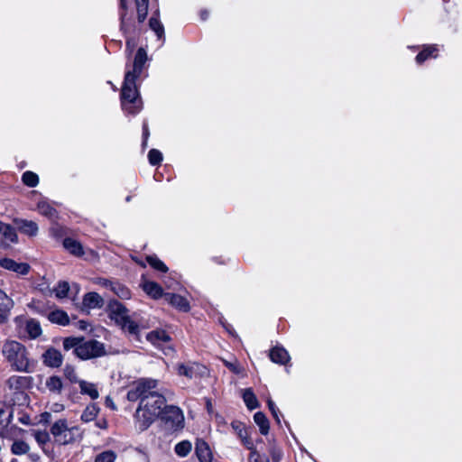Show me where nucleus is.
<instances>
[{
  "label": "nucleus",
  "instance_id": "nucleus-1",
  "mask_svg": "<svg viewBox=\"0 0 462 462\" xmlns=\"http://www.w3.org/2000/svg\"><path fill=\"white\" fill-rule=\"evenodd\" d=\"M158 382L153 379H142L136 382L127 393L130 402L140 400V405L135 412L136 427L143 431L162 414L165 398L154 389Z\"/></svg>",
  "mask_w": 462,
  "mask_h": 462
},
{
  "label": "nucleus",
  "instance_id": "nucleus-2",
  "mask_svg": "<svg viewBox=\"0 0 462 462\" xmlns=\"http://www.w3.org/2000/svg\"><path fill=\"white\" fill-rule=\"evenodd\" d=\"M146 60V51L140 48L134 56L133 64L126 65L125 80L121 88V106L122 109L128 114L135 115L143 108L137 82L147 77Z\"/></svg>",
  "mask_w": 462,
  "mask_h": 462
},
{
  "label": "nucleus",
  "instance_id": "nucleus-3",
  "mask_svg": "<svg viewBox=\"0 0 462 462\" xmlns=\"http://www.w3.org/2000/svg\"><path fill=\"white\" fill-rule=\"evenodd\" d=\"M2 355L12 370L21 373L33 372L34 362L30 358L29 351L23 344L8 340L2 346Z\"/></svg>",
  "mask_w": 462,
  "mask_h": 462
},
{
  "label": "nucleus",
  "instance_id": "nucleus-4",
  "mask_svg": "<svg viewBox=\"0 0 462 462\" xmlns=\"http://www.w3.org/2000/svg\"><path fill=\"white\" fill-rule=\"evenodd\" d=\"M108 308L109 317L111 319H113L125 332L131 336L138 337L140 327L132 319L125 306L117 300H113L109 303Z\"/></svg>",
  "mask_w": 462,
  "mask_h": 462
},
{
  "label": "nucleus",
  "instance_id": "nucleus-5",
  "mask_svg": "<svg viewBox=\"0 0 462 462\" xmlns=\"http://www.w3.org/2000/svg\"><path fill=\"white\" fill-rule=\"evenodd\" d=\"M55 442L59 445L73 443L80 436L79 427H69L66 420H57L51 428Z\"/></svg>",
  "mask_w": 462,
  "mask_h": 462
},
{
  "label": "nucleus",
  "instance_id": "nucleus-6",
  "mask_svg": "<svg viewBox=\"0 0 462 462\" xmlns=\"http://www.w3.org/2000/svg\"><path fill=\"white\" fill-rule=\"evenodd\" d=\"M162 420L164 421L166 427L171 431L180 430L184 428V414L177 406H164Z\"/></svg>",
  "mask_w": 462,
  "mask_h": 462
},
{
  "label": "nucleus",
  "instance_id": "nucleus-7",
  "mask_svg": "<svg viewBox=\"0 0 462 462\" xmlns=\"http://www.w3.org/2000/svg\"><path fill=\"white\" fill-rule=\"evenodd\" d=\"M105 354L104 344L95 339L85 341L82 337L80 346L77 348V356L83 360L99 357Z\"/></svg>",
  "mask_w": 462,
  "mask_h": 462
},
{
  "label": "nucleus",
  "instance_id": "nucleus-8",
  "mask_svg": "<svg viewBox=\"0 0 462 462\" xmlns=\"http://www.w3.org/2000/svg\"><path fill=\"white\" fill-rule=\"evenodd\" d=\"M17 327L24 325L25 331L30 339H36L42 334L41 323L35 319H26L23 316H18L14 319Z\"/></svg>",
  "mask_w": 462,
  "mask_h": 462
},
{
  "label": "nucleus",
  "instance_id": "nucleus-9",
  "mask_svg": "<svg viewBox=\"0 0 462 462\" xmlns=\"http://www.w3.org/2000/svg\"><path fill=\"white\" fill-rule=\"evenodd\" d=\"M140 286L153 300H159L162 297L165 298L166 293L163 292L162 287L155 282L145 279L143 276H142Z\"/></svg>",
  "mask_w": 462,
  "mask_h": 462
},
{
  "label": "nucleus",
  "instance_id": "nucleus-10",
  "mask_svg": "<svg viewBox=\"0 0 462 462\" xmlns=\"http://www.w3.org/2000/svg\"><path fill=\"white\" fill-rule=\"evenodd\" d=\"M42 362L48 367H60L63 362L61 353L54 347H49L42 354Z\"/></svg>",
  "mask_w": 462,
  "mask_h": 462
},
{
  "label": "nucleus",
  "instance_id": "nucleus-11",
  "mask_svg": "<svg viewBox=\"0 0 462 462\" xmlns=\"http://www.w3.org/2000/svg\"><path fill=\"white\" fill-rule=\"evenodd\" d=\"M15 227L23 234L29 236H35L38 234V225L32 220L15 218L13 221Z\"/></svg>",
  "mask_w": 462,
  "mask_h": 462
},
{
  "label": "nucleus",
  "instance_id": "nucleus-12",
  "mask_svg": "<svg viewBox=\"0 0 462 462\" xmlns=\"http://www.w3.org/2000/svg\"><path fill=\"white\" fill-rule=\"evenodd\" d=\"M2 268L12 271L19 275H26L30 271L28 263H17L9 258H2Z\"/></svg>",
  "mask_w": 462,
  "mask_h": 462
},
{
  "label": "nucleus",
  "instance_id": "nucleus-13",
  "mask_svg": "<svg viewBox=\"0 0 462 462\" xmlns=\"http://www.w3.org/2000/svg\"><path fill=\"white\" fill-rule=\"evenodd\" d=\"M15 226L2 223V248L8 245V243H18V236Z\"/></svg>",
  "mask_w": 462,
  "mask_h": 462
},
{
  "label": "nucleus",
  "instance_id": "nucleus-14",
  "mask_svg": "<svg viewBox=\"0 0 462 462\" xmlns=\"http://www.w3.org/2000/svg\"><path fill=\"white\" fill-rule=\"evenodd\" d=\"M165 300L174 308L180 311L187 312L189 310V303L186 298L179 294L166 293Z\"/></svg>",
  "mask_w": 462,
  "mask_h": 462
},
{
  "label": "nucleus",
  "instance_id": "nucleus-15",
  "mask_svg": "<svg viewBox=\"0 0 462 462\" xmlns=\"http://www.w3.org/2000/svg\"><path fill=\"white\" fill-rule=\"evenodd\" d=\"M195 452L200 462H211L212 452L208 443L204 440L199 439L196 442Z\"/></svg>",
  "mask_w": 462,
  "mask_h": 462
},
{
  "label": "nucleus",
  "instance_id": "nucleus-16",
  "mask_svg": "<svg viewBox=\"0 0 462 462\" xmlns=\"http://www.w3.org/2000/svg\"><path fill=\"white\" fill-rule=\"evenodd\" d=\"M270 358L273 363L285 365L291 357L287 350L282 346H274L270 350Z\"/></svg>",
  "mask_w": 462,
  "mask_h": 462
},
{
  "label": "nucleus",
  "instance_id": "nucleus-17",
  "mask_svg": "<svg viewBox=\"0 0 462 462\" xmlns=\"http://www.w3.org/2000/svg\"><path fill=\"white\" fill-rule=\"evenodd\" d=\"M146 338L152 345L161 346L162 344L170 341V336L164 330H152L147 334Z\"/></svg>",
  "mask_w": 462,
  "mask_h": 462
},
{
  "label": "nucleus",
  "instance_id": "nucleus-18",
  "mask_svg": "<svg viewBox=\"0 0 462 462\" xmlns=\"http://www.w3.org/2000/svg\"><path fill=\"white\" fill-rule=\"evenodd\" d=\"M103 303V298L97 292H88L83 298V306L88 309L101 308Z\"/></svg>",
  "mask_w": 462,
  "mask_h": 462
},
{
  "label": "nucleus",
  "instance_id": "nucleus-19",
  "mask_svg": "<svg viewBox=\"0 0 462 462\" xmlns=\"http://www.w3.org/2000/svg\"><path fill=\"white\" fill-rule=\"evenodd\" d=\"M48 319L53 324L68 326L69 324V315L62 310H55L48 314Z\"/></svg>",
  "mask_w": 462,
  "mask_h": 462
},
{
  "label": "nucleus",
  "instance_id": "nucleus-20",
  "mask_svg": "<svg viewBox=\"0 0 462 462\" xmlns=\"http://www.w3.org/2000/svg\"><path fill=\"white\" fill-rule=\"evenodd\" d=\"M63 246L75 256L80 257L85 254V250L82 245L72 238H65L63 241Z\"/></svg>",
  "mask_w": 462,
  "mask_h": 462
},
{
  "label": "nucleus",
  "instance_id": "nucleus-21",
  "mask_svg": "<svg viewBox=\"0 0 462 462\" xmlns=\"http://www.w3.org/2000/svg\"><path fill=\"white\" fill-rule=\"evenodd\" d=\"M79 385L81 394L88 395L92 400H96L99 397V393L95 383L80 380L79 381Z\"/></svg>",
  "mask_w": 462,
  "mask_h": 462
},
{
  "label": "nucleus",
  "instance_id": "nucleus-22",
  "mask_svg": "<svg viewBox=\"0 0 462 462\" xmlns=\"http://www.w3.org/2000/svg\"><path fill=\"white\" fill-rule=\"evenodd\" d=\"M30 382L31 378L28 376L13 375L7 380L6 384L10 389L22 390L28 386Z\"/></svg>",
  "mask_w": 462,
  "mask_h": 462
},
{
  "label": "nucleus",
  "instance_id": "nucleus-23",
  "mask_svg": "<svg viewBox=\"0 0 462 462\" xmlns=\"http://www.w3.org/2000/svg\"><path fill=\"white\" fill-rule=\"evenodd\" d=\"M46 388L54 394H60L63 389L61 378L57 375H51L46 379Z\"/></svg>",
  "mask_w": 462,
  "mask_h": 462
},
{
  "label": "nucleus",
  "instance_id": "nucleus-24",
  "mask_svg": "<svg viewBox=\"0 0 462 462\" xmlns=\"http://www.w3.org/2000/svg\"><path fill=\"white\" fill-rule=\"evenodd\" d=\"M438 49L436 46L430 45L425 47L417 56H416V62L418 64H421L424 62L427 59L432 57H437Z\"/></svg>",
  "mask_w": 462,
  "mask_h": 462
},
{
  "label": "nucleus",
  "instance_id": "nucleus-25",
  "mask_svg": "<svg viewBox=\"0 0 462 462\" xmlns=\"http://www.w3.org/2000/svg\"><path fill=\"white\" fill-rule=\"evenodd\" d=\"M254 420L259 427L260 432L263 435H267L269 432L270 426L269 420L266 418V416L263 412L258 411L254 415Z\"/></svg>",
  "mask_w": 462,
  "mask_h": 462
},
{
  "label": "nucleus",
  "instance_id": "nucleus-26",
  "mask_svg": "<svg viewBox=\"0 0 462 462\" xmlns=\"http://www.w3.org/2000/svg\"><path fill=\"white\" fill-rule=\"evenodd\" d=\"M111 291L122 300H129L132 295L130 290L126 286L116 282H115L114 284H111Z\"/></svg>",
  "mask_w": 462,
  "mask_h": 462
},
{
  "label": "nucleus",
  "instance_id": "nucleus-27",
  "mask_svg": "<svg viewBox=\"0 0 462 462\" xmlns=\"http://www.w3.org/2000/svg\"><path fill=\"white\" fill-rule=\"evenodd\" d=\"M243 399L246 407L251 411L256 409L259 406L256 396L250 388L244 391Z\"/></svg>",
  "mask_w": 462,
  "mask_h": 462
},
{
  "label": "nucleus",
  "instance_id": "nucleus-28",
  "mask_svg": "<svg viewBox=\"0 0 462 462\" xmlns=\"http://www.w3.org/2000/svg\"><path fill=\"white\" fill-rule=\"evenodd\" d=\"M99 408L96 404H89L81 414V420L84 422L92 421L98 414Z\"/></svg>",
  "mask_w": 462,
  "mask_h": 462
},
{
  "label": "nucleus",
  "instance_id": "nucleus-29",
  "mask_svg": "<svg viewBox=\"0 0 462 462\" xmlns=\"http://www.w3.org/2000/svg\"><path fill=\"white\" fill-rule=\"evenodd\" d=\"M38 211L50 218H52L56 216V210L46 200H41L37 204Z\"/></svg>",
  "mask_w": 462,
  "mask_h": 462
},
{
  "label": "nucleus",
  "instance_id": "nucleus-30",
  "mask_svg": "<svg viewBox=\"0 0 462 462\" xmlns=\"http://www.w3.org/2000/svg\"><path fill=\"white\" fill-rule=\"evenodd\" d=\"M148 1L149 0H135L138 21L143 23L148 12Z\"/></svg>",
  "mask_w": 462,
  "mask_h": 462
},
{
  "label": "nucleus",
  "instance_id": "nucleus-31",
  "mask_svg": "<svg viewBox=\"0 0 462 462\" xmlns=\"http://www.w3.org/2000/svg\"><path fill=\"white\" fill-rule=\"evenodd\" d=\"M81 341H82V337H66L63 340V348L66 351L74 349V353L77 356V348H78V346H80Z\"/></svg>",
  "mask_w": 462,
  "mask_h": 462
},
{
  "label": "nucleus",
  "instance_id": "nucleus-32",
  "mask_svg": "<svg viewBox=\"0 0 462 462\" xmlns=\"http://www.w3.org/2000/svg\"><path fill=\"white\" fill-rule=\"evenodd\" d=\"M192 445L189 440H183L179 442L174 450L179 457H184L191 451Z\"/></svg>",
  "mask_w": 462,
  "mask_h": 462
},
{
  "label": "nucleus",
  "instance_id": "nucleus-33",
  "mask_svg": "<svg viewBox=\"0 0 462 462\" xmlns=\"http://www.w3.org/2000/svg\"><path fill=\"white\" fill-rule=\"evenodd\" d=\"M22 180L26 186L34 188L39 183V177L36 173L27 171L23 172L22 176Z\"/></svg>",
  "mask_w": 462,
  "mask_h": 462
},
{
  "label": "nucleus",
  "instance_id": "nucleus-34",
  "mask_svg": "<svg viewBox=\"0 0 462 462\" xmlns=\"http://www.w3.org/2000/svg\"><path fill=\"white\" fill-rule=\"evenodd\" d=\"M146 262L155 270L162 273L168 271V267L156 255H148Z\"/></svg>",
  "mask_w": 462,
  "mask_h": 462
},
{
  "label": "nucleus",
  "instance_id": "nucleus-35",
  "mask_svg": "<svg viewBox=\"0 0 462 462\" xmlns=\"http://www.w3.org/2000/svg\"><path fill=\"white\" fill-rule=\"evenodd\" d=\"M150 28L156 33L157 37L161 39L164 34V28L161 22L156 17H152L149 21Z\"/></svg>",
  "mask_w": 462,
  "mask_h": 462
},
{
  "label": "nucleus",
  "instance_id": "nucleus-36",
  "mask_svg": "<svg viewBox=\"0 0 462 462\" xmlns=\"http://www.w3.org/2000/svg\"><path fill=\"white\" fill-rule=\"evenodd\" d=\"M69 290V285L67 282H60L54 288V292L57 298L63 299L67 297Z\"/></svg>",
  "mask_w": 462,
  "mask_h": 462
},
{
  "label": "nucleus",
  "instance_id": "nucleus-37",
  "mask_svg": "<svg viewBox=\"0 0 462 462\" xmlns=\"http://www.w3.org/2000/svg\"><path fill=\"white\" fill-rule=\"evenodd\" d=\"M11 449L15 455H23L29 451V446L24 441H14Z\"/></svg>",
  "mask_w": 462,
  "mask_h": 462
},
{
  "label": "nucleus",
  "instance_id": "nucleus-38",
  "mask_svg": "<svg viewBox=\"0 0 462 462\" xmlns=\"http://www.w3.org/2000/svg\"><path fill=\"white\" fill-rule=\"evenodd\" d=\"M116 455L113 451H104L96 457L95 462H115Z\"/></svg>",
  "mask_w": 462,
  "mask_h": 462
},
{
  "label": "nucleus",
  "instance_id": "nucleus-39",
  "mask_svg": "<svg viewBox=\"0 0 462 462\" xmlns=\"http://www.w3.org/2000/svg\"><path fill=\"white\" fill-rule=\"evenodd\" d=\"M148 159L152 165H158L162 161V154L159 150L152 149L148 153Z\"/></svg>",
  "mask_w": 462,
  "mask_h": 462
},
{
  "label": "nucleus",
  "instance_id": "nucleus-40",
  "mask_svg": "<svg viewBox=\"0 0 462 462\" xmlns=\"http://www.w3.org/2000/svg\"><path fill=\"white\" fill-rule=\"evenodd\" d=\"M222 362L234 374H239L243 372V368L236 359H234V361L222 359Z\"/></svg>",
  "mask_w": 462,
  "mask_h": 462
},
{
  "label": "nucleus",
  "instance_id": "nucleus-41",
  "mask_svg": "<svg viewBox=\"0 0 462 462\" xmlns=\"http://www.w3.org/2000/svg\"><path fill=\"white\" fill-rule=\"evenodd\" d=\"M63 373H64V375L65 377L69 380L71 383H79V379H78V376H77V373L75 371V368L72 366V365H65L64 369H63Z\"/></svg>",
  "mask_w": 462,
  "mask_h": 462
},
{
  "label": "nucleus",
  "instance_id": "nucleus-42",
  "mask_svg": "<svg viewBox=\"0 0 462 462\" xmlns=\"http://www.w3.org/2000/svg\"><path fill=\"white\" fill-rule=\"evenodd\" d=\"M232 429L237 434L240 439H245V436L248 435L245 425L239 421L232 422Z\"/></svg>",
  "mask_w": 462,
  "mask_h": 462
},
{
  "label": "nucleus",
  "instance_id": "nucleus-43",
  "mask_svg": "<svg viewBox=\"0 0 462 462\" xmlns=\"http://www.w3.org/2000/svg\"><path fill=\"white\" fill-rule=\"evenodd\" d=\"M178 374L180 375L186 376L188 378H192L193 376V370L191 367L185 365L183 364H180L178 365Z\"/></svg>",
  "mask_w": 462,
  "mask_h": 462
},
{
  "label": "nucleus",
  "instance_id": "nucleus-44",
  "mask_svg": "<svg viewBox=\"0 0 462 462\" xmlns=\"http://www.w3.org/2000/svg\"><path fill=\"white\" fill-rule=\"evenodd\" d=\"M14 307V301L5 293L2 291V310L9 311Z\"/></svg>",
  "mask_w": 462,
  "mask_h": 462
},
{
  "label": "nucleus",
  "instance_id": "nucleus-45",
  "mask_svg": "<svg viewBox=\"0 0 462 462\" xmlns=\"http://www.w3.org/2000/svg\"><path fill=\"white\" fill-rule=\"evenodd\" d=\"M33 435L35 440L41 445L45 444L50 438L46 431H35Z\"/></svg>",
  "mask_w": 462,
  "mask_h": 462
},
{
  "label": "nucleus",
  "instance_id": "nucleus-46",
  "mask_svg": "<svg viewBox=\"0 0 462 462\" xmlns=\"http://www.w3.org/2000/svg\"><path fill=\"white\" fill-rule=\"evenodd\" d=\"M86 255V259L87 260H90V261H97L98 260V254L97 252H95L94 250L92 249H88L87 251H85V254Z\"/></svg>",
  "mask_w": 462,
  "mask_h": 462
},
{
  "label": "nucleus",
  "instance_id": "nucleus-47",
  "mask_svg": "<svg viewBox=\"0 0 462 462\" xmlns=\"http://www.w3.org/2000/svg\"><path fill=\"white\" fill-rule=\"evenodd\" d=\"M64 405L62 403L54 402L50 405L49 409L51 412L59 413L64 410Z\"/></svg>",
  "mask_w": 462,
  "mask_h": 462
},
{
  "label": "nucleus",
  "instance_id": "nucleus-48",
  "mask_svg": "<svg viewBox=\"0 0 462 462\" xmlns=\"http://www.w3.org/2000/svg\"><path fill=\"white\" fill-rule=\"evenodd\" d=\"M241 440L243 444L245 446V448L250 450V452L256 450L253 441L248 438V435L245 436V438L242 439Z\"/></svg>",
  "mask_w": 462,
  "mask_h": 462
},
{
  "label": "nucleus",
  "instance_id": "nucleus-49",
  "mask_svg": "<svg viewBox=\"0 0 462 462\" xmlns=\"http://www.w3.org/2000/svg\"><path fill=\"white\" fill-rule=\"evenodd\" d=\"M249 462H262L260 454L257 450L250 452Z\"/></svg>",
  "mask_w": 462,
  "mask_h": 462
},
{
  "label": "nucleus",
  "instance_id": "nucleus-50",
  "mask_svg": "<svg viewBox=\"0 0 462 462\" xmlns=\"http://www.w3.org/2000/svg\"><path fill=\"white\" fill-rule=\"evenodd\" d=\"M282 457V452L278 449L273 448L272 451V458L273 462H279Z\"/></svg>",
  "mask_w": 462,
  "mask_h": 462
},
{
  "label": "nucleus",
  "instance_id": "nucleus-51",
  "mask_svg": "<svg viewBox=\"0 0 462 462\" xmlns=\"http://www.w3.org/2000/svg\"><path fill=\"white\" fill-rule=\"evenodd\" d=\"M149 134H150V133H149L148 125H147L146 123H143V144L144 145L146 144V142H147Z\"/></svg>",
  "mask_w": 462,
  "mask_h": 462
},
{
  "label": "nucleus",
  "instance_id": "nucleus-52",
  "mask_svg": "<svg viewBox=\"0 0 462 462\" xmlns=\"http://www.w3.org/2000/svg\"><path fill=\"white\" fill-rule=\"evenodd\" d=\"M267 405L272 413L274 412L275 411L279 410L277 408L276 404L273 402V401L271 398H268Z\"/></svg>",
  "mask_w": 462,
  "mask_h": 462
},
{
  "label": "nucleus",
  "instance_id": "nucleus-53",
  "mask_svg": "<svg viewBox=\"0 0 462 462\" xmlns=\"http://www.w3.org/2000/svg\"><path fill=\"white\" fill-rule=\"evenodd\" d=\"M272 414H273L274 420H276V422L278 424H281V416H282V414H281L280 411L277 410L274 412H273Z\"/></svg>",
  "mask_w": 462,
  "mask_h": 462
},
{
  "label": "nucleus",
  "instance_id": "nucleus-54",
  "mask_svg": "<svg viewBox=\"0 0 462 462\" xmlns=\"http://www.w3.org/2000/svg\"><path fill=\"white\" fill-rule=\"evenodd\" d=\"M115 282H111V281H108V280H102L100 282V284L104 287H106V288H109L111 290V284H114Z\"/></svg>",
  "mask_w": 462,
  "mask_h": 462
},
{
  "label": "nucleus",
  "instance_id": "nucleus-55",
  "mask_svg": "<svg viewBox=\"0 0 462 462\" xmlns=\"http://www.w3.org/2000/svg\"><path fill=\"white\" fill-rule=\"evenodd\" d=\"M121 29L125 32V13H122L121 14Z\"/></svg>",
  "mask_w": 462,
  "mask_h": 462
},
{
  "label": "nucleus",
  "instance_id": "nucleus-56",
  "mask_svg": "<svg viewBox=\"0 0 462 462\" xmlns=\"http://www.w3.org/2000/svg\"><path fill=\"white\" fill-rule=\"evenodd\" d=\"M132 259H133L135 263H137L138 264H140L141 266H143V267H145V266H146L145 263H144L143 261L140 260L139 258L134 257V256H132Z\"/></svg>",
  "mask_w": 462,
  "mask_h": 462
},
{
  "label": "nucleus",
  "instance_id": "nucleus-57",
  "mask_svg": "<svg viewBox=\"0 0 462 462\" xmlns=\"http://www.w3.org/2000/svg\"><path fill=\"white\" fill-rule=\"evenodd\" d=\"M106 405L111 407L113 410L116 409L114 402H112V400L109 397L106 398Z\"/></svg>",
  "mask_w": 462,
  "mask_h": 462
},
{
  "label": "nucleus",
  "instance_id": "nucleus-58",
  "mask_svg": "<svg viewBox=\"0 0 462 462\" xmlns=\"http://www.w3.org/2000/svg\"><path fill=\"white\" fill-rule=\"evenodd\" d=\"M134 42H132L130 40L126 41V49L127 50H129L131 51L132 49L134 48Z\"/></svg>",
  "mask_w": 462,
  "mask_h": 462
},
{
  "label": "nucleus",
  "instance_id": "nucleus-59",
  "mask_svg": "<svg viewBox=\"0 0 462 462\" xmlns=\"http://www.w3.org/2000/svg\"><path fill=\"white\" fill-rule=\"evenodd\" d=\"M97 425L101 429H106L107 424L106 420L97 422Z\"/></svg>",
  "mask_w": 462,
  "mask_h": 462
},
{
  "label": "nucleus",
  "instance_id": "nucleus-60",
  "mask_svg": "<svg viewBox=\"0 0 462 462\" xmlns=\"http://www.w3.org/2000/svg\"><path fill=\"white\" fill-rule=\"evenodd\" d=\"M120 6L122 9L126 8V0H120Z\"/></svg>",
  "mask_w": 462,
  "mask_h": 462
},
{
  "label": "nucleus",
  "instance_id": "nucleus-61",
  "mask_svg": "<svg viewBox=\"0 0 462 462\" xmlns=\"http://www.w3.org/2000/svg\"><path fill=\"white\" fill-rule=\"evenodd\" d=\"M42 416L45 420H48V419L51 417V412L46 411V412L42 413Z\"/></svg>",
  "mask_w": 462,
  "mask_h": 462
},
{
  "label": "nucleus",
  "instance_id": "nucleus-62",
  "mask_svg": "<svg viewBox=\"0 0 462 462\" xmlns=\"http://www.w3.org/2000/svg\"><path fill=\"white\" fill-rule=\"evenodd\" d=\"M80 328L81 329H86V325H85V322L84 321H80Z\"/></svg>",
  "mask_w": 462,
  "mask_h": 462
},
{
  "label": "nucleus",
  "instance_id": "nucleus-63",
  "mask_svg": "<svg viewBox=\"0 0 462 462\" xmlns=\"http://www.w3.org/2000/svg\"><path fill=\"white\" fill-rule=\"evenodd\" d=\"M201 16H202V19L205 20L207 18V14L206 12H202L201 13Z\"/></svg>",
  "mask_w": 462,
  "mask_h": 462
}]
</instances>
